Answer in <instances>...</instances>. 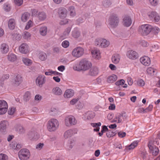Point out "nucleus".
I'll return each mask as SVG.
<instances>
[{"label":"nucleus","mask_w":160,"mask_h":160,"mask_svg":"<svg viewBox=\"0 0 160 160\" xmlns=\"http://www.w3.org/2000/svg\"><path fill=\"white\" fill-rule=\"evenodd\" d=\"M80 62H79L78 64H75V65L73 67V69L76 71H79L80 70Z\"/></svg>","instance_id":"obj_46"},{"label":"nucleus","mask_w":160,"mask_h":160,"mask_svg":"<svg viewBox=\"0 0 160 160\" xmlns=\"http://www.w3.org/2000/svg\"><path fill=\"white\" fill-rule=\"evenodd\" d=\"M124 81L123 79H122L116 82L115 84L117 85H124Z\"/></svg>","instance_id":"obj_50"},{"label":"nucleus","mask_w":160,"mask_h":160,"mask_svg":"<svg viewBox=\"0 0 160 160\" xmlns=\"http://www.w3.org/2000/svg\"><path fill=\"white\" fill-rule=\"evenodd\" d=\"M15 111V108L14 107L10 108L9 109L8 113L10 115H12L14 113Z\"/></svg>","instance_id":"obj_45"},{"label":"nucleus","mask_w":160,"mask_h":160,"mask_svg":"<svg viewBox=\"0 0 160 160\" xmlns=\"http://www.w3.org/2000/svg\"><path fill=\"white\" fill-rule=\"evenodd\" d=\"M132 22L131 19L129 16H125L123 19L122 23L125 26L129 27L131 24Z\"/></svg>","instance_id":"obj_18"},{"label":"nucleus","mask_w":160,"mask_h":160,"mask_svg":"<svg viewBox=\"0 0 160 160\" xmlns=\"http://www.w3.org/2000/svg\"><path fill=\"white\" fill-rule=\"evenodd\" d=\"M32 25V21L29 20L27 24L25 27V28L26 29L28 30L31 27Z\"/></svg>","instance_id":"obj_43"},{"label":"nucleus","mask_w":160,"mask_h":160,"mask_svg":"<svg viewBox=\"0 0 160 160\" xmlns=\"http://www.w3.org/2000/svg\"><path fill=\"white\" fill-rule=\"evenodd\" d=\"M59 125L58 121L56 119H51L48 123L47 127L50 132L56 130Z\"/></svg>","instance_id":"obj_3"},{"label":"nucleus","mask_w":160,"mask_h":160,"mask_svg":"<svg viewBox=\"0 0 160 160\" xmlns=\"http://www.w3.org/2000/svg\"><path fill=\"white\" fill-rule=\"evenodd\" d=\"M74 93L73 90L71 89H67L65 91L64 96L65 98H70L73 96Z\"/></svg>","instance_id":"obj_25"},{"label":"nucleus","mask_w":160,"mask_h":160,"mask_svg":"<svg viewBox=\"0 0 160 160\" xmlns=\"http://www.w3.org/2000/svg\"><path fill=\"white\" fill-rule=\"evenodd\" d=\"M95 44L97 46L102 48H106L110 44L109 41L103 38H98L96 39Z\"/></svg>","instance_id":"obj_5"},{"label":"nucleus","mask_w":160,"mask_h":160,"mask_svg":"<svg viewBox=\"0 0 160 160\" xmlns=\"http://www.w3.org/2000/svg\"><path fill=\"white\" fill-rule=\"evenodd\" d=\"M77 130L76 129H69L65 132L64 134V137L65 138H69L71 137L73 133H77Z\"/></svg>","instance_id":"obj_16"},{"label":"nucleus","mask_w":160,"mask_h":160,"mask_svg":"<svg viewBox=\"0 0 160 160\" xmlns=\"http://www.w3.org/2000/svg\"><path fill=\"white\" fill-rule=\"evenodd\" d=\"M93 113L91 112H87V114L88 116L89 115V116H88L87 117V118L88 119H90L91 118H93L94 117V115L93 114Z\"/></svg>","instance_id":"obj_58"},{"label":"nucleus","mask_w":160,"mask_h":160,"mask_svg":"<svg viewBox=\"0 0 160 160\" xmlns=\"http://www.w3.org/2000/svg\"><path fill=\"white\" fill-rule=\"evenodd\" d=\"M79 100V98H73L70 101V103L72 105H73L76 104Z\"/></svg>","instance_id":"obj_42"},{"label":"nucleus","mask_w":160,"mask_h":160,"mask_svg":"<svg viewBox=\"0 0 160 160\" xmlns=\"http://www.w3.org/2000/svg\"><path fill=\"white\" fill-rule=\"evenodd\" d=\"M4 8L5 10L7 12L9 11L10 9V7L9 4H4Z\"/></svg>","instance_id":"obj_53"},{"label":"nucleus","mask_w":160,"mask_h":160,"mask_svg":"<svg viewBox=\"0 0 160 160\" xmlns=\"http://www.w3.org/2000/svg\"><path fill=\"white\" fill-rule=\"evenodd\" d=\"M109 67L112 70H115L117 69V68L115 66L112 64H110L109 65Z\"/></svg>","instance_id":"obj_64"},{"label":"nucleus","mask_w":160,"mask_h":160,"mask_svg":"<svg viewBox=\"0 0 160 160\" xmlns=\"http://www.w3.org/2000/svg\"><path fill=\"white\" fill-rule=\"evenodd\" d=\"M28 135L30 138L34 140H37L39 138V135L37 132H31L28 133Z\"/></svg>","instance_id":"obj_30"},{"label":"nucleus","mask_w":160,"mask_h":160,"mask_svg":"<svg viewBox=\"0 0 160 160\" xmlns=\"http://www.w3.org/2000/svg\"><path fill=\"white\" fill-rule=\"evenodd\" d=\"M126 117L125 116L120 114H118L114 119V122L118 123L121 122L122 121L125 120Z\"/></svg>","instance_id":"obj_19"},{"label":"nucleus","mask_w":160,"mask_h":160,"mask_svg":"<svg viewBox=\"0 0 160 160\" xmlns=\"http://www.w3.org/2000/svg\"><path fill=\"white\" fill-rule=\"evenodd\" d=\"M140 62L142 64L145 66H148L151 64L150 58L146 56L141 57L140 59Z\"/></svg>","instance_id":"obj_11"},{"label":"nucleus","mask_w":160,"mask_h":160,"mask_svg":"<svg viewBox=\"0 0 160 160\" xmlns=\"http://www.w3.org/2000/svg\"><path fill=\"white\" fill-rule=\"evenodd\" d=\"M117 79V77L116 75L113 74L108 76L107 79V82L109 83H112L115 82Z\"/></svg>","instance_id":"obj_28"},{"label":"nucleus","mask_w":160,"mask_h":160,"mask_svg":"<svg viewBox=\"0 0 160 160\" xmlns=\"http://www.w3.org/2000/svg\"><path fill=\"white\" fill-rule=\"evenodd\" d=\"M52 92L56 95H60L62 93V91L58 87H56L53 88L52 90Z\"/></svg>","instance_id":"obj_31"},{"label":"nucleus","mask_w":160,"mask_h":160,"mask_svg":"<svg viewBox=\"0 0 160 160\" xmlns=\"http://www.w3.org/2000/svg\"><path fill=\"white\" fill-rule=\"evenodd\" d=\"M15 22L14 19H10L8 22V26L9 28L10 29L12 30L14 29L15 27Z\"/></svg>","instance_id":"obj_34"},{"label":"nucleus","mask_w":160,"mask_h":160,"mask_svg":"<svg viewBox=\"0 0 160 160\" xmlns=\"http://www.w3.org/2000/svg\"><path fill=\"white\" fill-rule=\"evenodd\" d=\"M148 146L151 153H152L153 155L156 156L158 154L159 152V149L153 144L152 142H149Z\"/></svg>","instance_id":"obj_9"},{"label":"nucleus","mask_w":160,"mask_h":160,"mask_svg":"<svg viewBox=\"0 0 160 160\" xmlns=\"http://www.w3.org/2000/svg\"><path fill=\"white\" fill-rule=\"evenodd\" d=\"M138 142L135 141L132 142L130 145L127 147V149L129 150L133 149L138 145Z\"/></svg>","instance_id":"obj_36"},{"label":"nucleus","mask_w":160,"mask_h":160,"mask_svg":"<svg viewBox=\"0 0 160 160\" xmlns=\"http://www.w3.org/2000/svg\"><path fill=\"white\" fill-rule=\"evenodd\" d=\"M137 84L139 86H143L145 85V82L143 80L140 79L138 81Z\"/></svg>","instance_id":"obj_44"},{"label":"nucleus","mask_w":160,"mask_h":160,"mask_svg":"<svg viewBox=\"0 0 160 160\" xmlns=\"http://www.w3.org/2000/svg\"><path fill=\"white\" fill-rule=\"evenodd\" d=\"M152 27L149 24H145L140 26L138 28L140 34L144 36L148 34L152 30Z\"/></svg>","instance_id":"obj_1"},{"label":"nucleus","mask_w":160,"mask_h":160,"mask_svg":"<svg viewBox=\"0 0 160 160\" xmlns=\"http://www.w3.org/2000/svg\"><path fill=\"white\" fill-rule=\"evenodd\" d=\"M157 71L156 69L151 67L148 68L146 70V73L149 77H153Z\"/></svg>","instance_id":"obj_20"},{"label":"nucleus","mask_w":160,"mask_h":160,"mask_svg":"<svg viewBox=\"0 0 160 160\" xmlns=\"http://www.w3.org/2000/svg\"><path fill=\"white\" fill-rule=\"evenodd\" d=\"M22 61L23 63L27 65H29L31 63V60L27 58H23Z\"/></svg>","instance_id":"obj_41"},{"label":"nucleus","mask_w":160,"mask_h":160,"mask_svg":"<svg viewBox=\"0 0 160 160\" xmlns=\"http://www.w3.org/2000/svg\"><path fill=\"white\" fill-rule=\"evenodd\" d=\"M18 155L21 160H27L30 156L29 151L25 148L21 150L18 152Z\"/></svg>","instance_id":"obj_4"},{"label":"nucleus","mask_w":160,"mask_h":160,"mask_svg":"<svg viewBox=\"0 0 160 160\" xmlns=\"http://www.w3.org/2000/svg\"><path fill=\"white\" fill-rule=\"evenodd\" d=\"M30 16V14L28 12L23 13L21 16V20L23 22L27 21Z\"/></svg>","instance_id":"obj_32"},{"label":"nucleus","mask_w":160,"mask_h":160,"mask_svg":"<svg viewBox=\"0 0 160 160\" xmlns=\"http://www.w3.org/2000/svg\"><path fill=\"white\" fill-rule=\"evenodd\" d=\"M7 122L6 121H1L0 122V131L2 132L6 131Z\"/></svg>","instance_id":"obj_23"},{"label":"nucleus","mask_w":160,"mask_h":160,"mask_svg":"<svg viewBox=\"0 0 160 160\" xmlns=\"http://www.w3.org/2000/svg\"><path fill=\"white\" fill-rule=\"evenodd\" d=\"M149 18L155 22H158L160 18L158 14L155 11H152L148 14Z\"/></svg>","instance_id":"obj_10"},{"label":"nucleus","mask_w":160,"mask_h":160,"mask_svg":"<svg viewBox=\"0 0 160 160\" xmlns=\"http://www.w3.org/2000/svg\"><path fill=\"white\" fill-rule=\"evenodd\" d=\"M31 98V93L29 92H26L24 96V100L26 102L28 101Z\"/></svg>","instance_id":"obj_38"},{"label":"nucleus","mask_w":160,"mask_h":160,"mask_svg":"<svg viewBox=\"0 0 160 160\" xmlns=\"http://www.w3.org/2000/svg\"><path fill=\"white\" fill-rule=\"evenodd\" d=\"M8 157L7 155L3 154H0V160H7Z\"/></svg>","instance_id":"obj_49"},{"label":"nucleus","mask_w":160,"mask_h":160,"mask_svg":"<svg viewBox=\"0 0 160 160\" xmlns=\"http://www.w3.org/2000/svg\"><path fill=\"white\" fill-rule=\"evenodd\" d=\"M8 105L7 102L4 100H0V114H5L7 111Z\"/></svg>","instance_id":"obj_8"},{"label":"nucleus","mask_w":160,"mask_h":160,"mask_svg":"<svg viewBox=\"0 0 160 160\" xmlns=\"http://www.w3.org/2000/svg\"><path fill=\"white\" fill-rule=\"evenodd\" d=\"M69 45V42L67 41H65L62 43V46L64 48H67Z\"/></svg>","instance_id":"obj_47"},{"label":"nucleus","mask_w":160,"mask_h":160,"mask_svg":"<svg viewBox=\"0 0 160 160\" xmlns=\"http://www.w3.org/2000/svg\"><path fill=\"white\" fill-rule=\"evenodd\" d=\"M38 17L39 19L43 20L46 18V15L44 12H41L38 14Z\"/></svg>","instance_id":"obj_35"},{"label":"nucleus","mask_w":160,"mask_h":160,"mask_svg":"<svg viewBox=\"0 0 160 160\" xmlns=\"http://www.w3.org/2000/svg\"><path fill=\"white\" fill-rule=\"evenodd\" d=\"M119 22V19L117 15L112 14L109 17L108 20V24L110 27L113 28L117 26Z\"/></svg>","instance_id":"obj_2"},{"label":"nucleus","mask_w":160,"mask_h":160,"mask_svg":"<svg viewBox=\"0 0 160 160\" xmlns=\"http://www.w3.org/2000/svg\"><path fill=\"white\" fill-rule=\"evenodd\" d=\"M47 28L46 27H41L40 29V32L42 36H45L47 33Z\"/></svg>","instance_id":"obj_37"},{"label":"nucleus","mask_w":160,"mask_h":160,"mask_svg":"<svg viewBox=\"0 0 160 160\" xmlns=\"http://www.w3.org/2000/svg\"><path fill=\"white\" fill-rule=\"evenodd\" d=\"M99 73V70L97 67H93L89 71L88 74L91 76L97 75Z\"/></svg>","instance_id":"obj_21"},{"label":"nucleus","mask_w":160,"mask_h":160,"mask_svg":"<svg viewBox=\"0 0 160 160\" xmlns=\"http://www.w3.org/2000/svg\"><path fill=\"white\" fill-rule=\"evenodd\" d=\"M71 31V28H66L65 31L64 32V34L65 35H68Z\"/></svg>","instance_id":"obj_61"},{"label":"nucleus","mask_w":160,"mask_h":160,"mask_svg":"<svg viewBox=\"0 0 160 160\" xmlns=\"http://www.w3.org/2000/svg\"><path fill=\"white\" fill-rule=\"evenodd\" d=\"M121 58L120 56L118 54H113L112 58V62L114 64H117L119 63Z\"/></svg>","instance_id":"obj_24"},{"label":"nucleus","mask_w":160,"mask_h":160,"mask_svg":"<svg viewBox=\"0 0 160 160\" xmlns=\"http://www.w3.org/2000/svg\"><path fill=\"white\" fill-rule=\"evenodd\" d=\"M8 46L6 43L2 44L1 46L0 51L2 53H7L9 50Z\"/></svg>","instance_id":"obj_26"},{"label":"nucleus","mask_w":160,"mask_h":160,"mask_svg":"<svg viewBox=\"0 0 160 160\" xmlns=\"http://www.w3.org/2000/svg\"><path fill=\"white\" fill-rule=\"evenodd\" d=\"M47 58L46 54L43 52L39 53V58L42 61L45 60Z\"/></svg>","instance_id":"obj_39"},{"label":"nucleus","mask_w":160,"mask_h":160,"mask_svg":"<svg viewBox=\"0 0 160 160\" xmlns=\"http://www.w3.org/2000/svg\"><path fill=\"white\" fill-rule=\"evenodd\" d=\"M7 58L9 61L13 62L16 60L17 57L15 54L9 53L7 55Z\"/></svg>","instance_id":"obj_33"},{"label":"nucleus","mask_w":160,"mask_h":160,"mask_svg":"<svg viewBox=\"0 0 160 160\" xmlns=\"http://www.w3.org/2000/svg\"><path fill=\"white\" fill-rule=\"evenodd\" d=\"M72 55L74 57L78 58L80 56V47H78L72 51Z\"/></svg>","instance_id":"obj_27"},{"label":"nucleus","mask_w":160,"mask_h":160,"mask_svg":"<svg viewBox=\"0 0 160 160\" xmlns=\"http://www.w3.org/2000/svg\"><path fill=\"white\" fill-rule=\"evenodd\" d=\"M118 135L120 138H122L126 135V133L124 132H119L118 133Z\"/></svg>","instance_id":"obj_48"},{"label":"nucleus","mask_w":160,"mask_h":160,"mask_svg":"<svg viewBox=\"0 0 160 160\" xmlns=\"http://www.w3.org/2000/svg\"><path fill=\"white\" fill-rule=\"evenodd\" d=\"M45 77L44 75H39L36 78V82L37 85L41 87L42 85L45 83Z\"/></svg>","instance_id":"obj_13"},{"label":"nucleus","mask_w":160,"mask_h":160,"mask_svg":"<svg viewBox=\"0 0 160 160\" xmlns=\"http://www.w3.org/2000/svg\"><path fill=\"white\" fill-rule=\"evenodd\" d=\"M149 2L150 5L153 6H157L158 3V0H149Z\"/></svg>","instance_id":"obj_40"},{"label":"nucleus","mask_w":160,"mask_h":160,"mask_svg":"<svg viewBox=\"0 0 160 160\" xmlns=\"http://www.w3.org/2000/svg\"><path fill=\"white\" fill-rule=\"evenodd\" d=\"M32 16H35L37 15L38 11L36 9H33L32 10Z\"/></svg>","instance_id":"obj_62"},{"label":"nucleus","mask_w":160,"mask_h":160,"mask_svg":"<svg viewBox=\"0 0 160 160\" xmlns=\"http://www.w3.org/2000/svg\"><path fill=\"white\" fill-rule=\"evenodd\" d=\"M91 125L93 127L97 128V127H98L100 126L101 124L100 122L97 123H91Z\"/></svg>","instance_id":"obj_54"},{"label":"nucleus","mask_w":160,"mask_h":160,"mask_svg":"<svg viewBox=\"0 0 160 160\" xmlns=\"http://www.w3.org/2000/svg\"><path fill=\"white\" fill-rule=\"evenodd\" d=\"M42 98V96L39 94L36 95L35 97V100L36 101H40Z\"/></svg>","instance_id":"obj_60"},{"label":"nucleus","mask_w":160,"mask_h":160,"mask_svg":"<svg viewBox=\"0 0 160 160\" xmlns=\"http://www.w3.org/2000/svg\"><path fill=\"white\" fill-rule=\"evenodd\" d=\"M30 36L31 34L29 32H24L23 37L25 39H27Z\"/></svg>","instance_id":"obj_55"},{"label":"nucleus","mask_w":160,"mask_h":160,"mask_svg":"<svg viewBox=\"0 0 160 160\" xmlns=\"http://www.w3.org/2000/svg\"><path fill=\"white\" fill-rule=\"evenodd\" d=\"M152 30L154 33H158L160 31L159 28L157 27H152Z\"/></svg>","instance_id":"obj_52"},{"label":"nucleus","mask_w":160,"mask_h":160,"mask_svg":"<svg viewBox=\"0 0 160 160\" xmlns=\"http://www.w3.org/2000/svg\"><path fill=\"white\" fill-rule=\"evenodd\" d=\"M16 130L20 133H24L25 132L24 128L20 125H17L15 126Z\"/></svg>","instance_id":"obj_29"},{"label":"nucleus","mask_w":160,"mask_h":160,"mask_svg":"<svg viewBox=\"0 0 160 160\" xmlns=\"http://www.w3.org/2000/svg\"><path fill=\"white\" fill-rule=\"evenodd\" d=\"M92 57L97 59H99L101 58V52L99 49L95 48L91 50Z\"/></svg>","instance_id":"obj_15"},{"label":"nucleus","mask_w":160,"mask_h":160,"mask_svg":"<svg viewBox=\"0 0 160 160\" xmlns=\"http://www.w3.org/2000/svg\"><path fill=\"white\" fill-rule=\"evenodd\" d=\"M28 45L26 43L22 44L19 47V51L22 53L26 54L29 50Z\"/></svg>","instance_id":"obj_17"},{"label":"nucleus","mask_w":160,"mask_h":160,"mask_svg":"<svg viewBox=\"0 0 160 160\" xmlns=\"http://www.w3.org/2000/svg\"><path fill=\"white\" fill-rule=\"evenodd\" d=\"M159 46L157 44L154 45L152 46V50L156 51L159 49Z\"/></svg>","instance_id":"obj_59"},{"label":"nucleus","mask_w":160,"mask_h":160,"mask_svg":"<svg viewBox=\"0 0 160 160\" xmlns=\"http://www.w3.org/2000/svg\"><path fill=\"white\" fill-rule=\"evenodd\" d=\"M92 66V64L90 62L86 60H82L81 62V70H87Z\"/></svg>","instance_id":"obj_7"},{"label":"nucleus","mask_w":160,"mask_h":160,"mask_svg":"<svg viewBox=\"0 0 160 160\" xmlns=\"http://www.w3.org/2000/svg\"><path fill=\"white\" fill-rule=\"evenodd\" d=\"M9 78V75L8 74H7L6 75H4L2 77L1 80V81H3L5 79H8Z\"/></svg>","instance_id":"obj_63"},{"label":"nucleus","mask_w":160,"mask_h":160,"mask_svg":"<svg viewBox=\"0 0 160 160\" xmlns=\"http://www.w3.org/2000/svg\"><path fill=\"white\" fill-rule=\"evenodd\" d=\"M67 11L64 8H60L58 10V14L59 17L61 18H64L66 17L67 15Z\"/></svg>","instance_id":"obj_22"},{"label":"nucleus","mask_w":160,"mask_h":160,"mask_svg":"<svg viewBox=\"0 0 160 160\" xmlns=\"http://www.w3.org/2000/svg\"><path fill=\"white\" fill-rule=\"evenodd\" d=\"M14 2L18 6L21 5L23 2L22 0H14Z\"/></svg>","instance_id":"obj_51"},{"label":"nucleus","mask_w":160,"mask_h":160,"mask_svg":"<svg viewBox=\"0 0 160 160\" xmlns=\"http://www.w3.org/2000/svg\"><path fill=\"white\" fill-rule=\"evenodd\" d=\"M22 81V77L20 75L18 74L13 77L12 81L13 84L15 86H18Z\"/></svg>","instance_id":"obj_14"},{"label":"nucleus","mask_w":160,"mask_h":160,"mask_svg":"<svg viewBox=\"0 0 160 160\" xmlns=\"http://www.w3.org/2000/svg\"><path fill=\"white\" fill-rule=\"evenodd\" d=\"M44 146V144L43 143H40L38 144L36 146V148L39 150H40L42 149Z\"/></svg>","instance_id":"obj_57"},{"label":"nucleus","mask_w":160,"mask_h":160,"mask_svg":"<svg viewBox=\"0 0 160 160\" xmlns=\"http://www.w3.org/2000/svg\"><path fill=\"white\" fill-rule=\"evenodd\" d=\"M127 57L129 59L135 60L138 58V54L136 52L133 50L128 51L126 53Z\"/></svg>","instance_id":"obj_12"},{"label":"nucleus","mask_w":160,"mask_h":160,"mask_svg":"<svg viewBox=\"0 0 160 160\" xmlns=\"http://www.w3.org/2000/svg\"><path fill=\"white\" fill-rule=\"evenodd\" d=\"M65 122V125L67 127L75 125L77 123L76 120L74 117L72 116H68L66 118Z\"/></svg>","instance_id":"obj_6"},{"label":"nucleus","mask_w":160,"mask_h":160,"mask_svg":"<svg viewBox=\"0 0 160 160\" xmlns=\"http://www.w3.org/2000/svg\"><path fill=\"white\" fill-rule=\"evenodd\" d=\"M153 108V106L152 104H150L148 107L145 109L146 112H147L151 111L152 110Z\"/></svg>","instance_id":"obj_56"}]
</instances>
